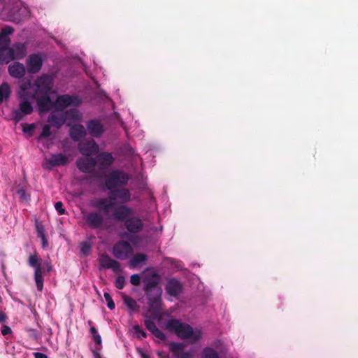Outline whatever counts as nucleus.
<instances>
[{
	"instance_id": "nucleus-1",
	"label": "nucleus",
	"mask_w": 358,
	"mask_h": 358,
	"mask_svg": "<svg viewBox=\"0 0 358 358\" xmlns=\"http://www.w3.org/2000/svg\"><path fill=\"white\" fill-rule=\"evenodd\" d=\"M90 206L96 210L90 211L84 215V220L87 225L92 229H105L108 227L104 223V217L101 213L108 214L117 206L113 200V195L109 194L108 197L95 198L90 201Z\"/></svg>"
},
{
	"instance_id": "nucleus-2",
	"label": "nucleus",
	"mask_w": 358,
	"mask_h": 358,
	"mask_svg": "<svg viewBox=\"0 0 358 358\" xmlns=\"http://www.w3.org/2000/svg\"><path fill=\"white\" fill-rule=\"evenodd\" d=\"M133 209L124 204L119 205L114 209L113 218L124 222V226L129 234H136L143 231V221L138 216H132Z\"/></svg>"
},
{
	"instance_id": "nucleus-3",
	"label": "nucleus",
	"mask_w": 358,
	"mask_h": 358,
	"mask_svg": "<svg viewBox=\"0 0 358 358\" xmlns=\"http://www.w3.org/2000/svg\"><path fill=\"white\" fill-rule=\"evenodd\" d=\"M160 277L157 273H153L150 278L144 280V287L148 303L150 310L158 312L162 306V289L159 287Z\"/></svg>"
},
{
	"instance_id": "nucleus-4",
	"label": "nucleus",
	"mask_w": 358,
	"mask_h": 358,
	"mask_svg": "<svg viewBox=\"0 0 358 358\" xmlns=\"http://www.w3.org/2000/svg\"><path fill=\"white\" fill-rule=\"evenodd\" d=\"M166 327L169 331L174 332L179 338L182 339L189 338L192 343L198 341L201 338V332L200 331H194L189 324L182 323L176 319L169 320Z\"/></svg>"
},
{
	"instance_id": "nucleus-5",
	"label": "nucleus",
	"mask_w": 358,
	"mask_h": 358,
	"mask_svg": "<svg viewBox=\"0 0 358 358\" xmlns=\"http://www.w3.org/2000/svg\"><path fill=\"white\" fill-rule=\"evenodd\" d=\"M129 180L128 173L122 170L114 169L108 173L105 180V187L112 191L119 187H124L127 185Z\"/></svg>"
},
{
	"instance_id": "nucleus-6",
	"label": "nucleus",
	"mask_w": 358,
	"mask_h": 358,
	"mask_svg": "<svg viewBox=\"0 0 358 358\" xmlns=\"http://www.w3.org/2000/svg\"><path fill=\"white\" fill-rule=\"evenodd\" d=\"M54 78L51 75L44 73L38 77L34 82L35 94L34 97L39 94H50L53 87Z\"/></svg>"
},
{
	"instance_id": "nucleus-7",
	"label": "nucleus",
	"mask_w": 358,
	"mask_h": 358,
	"mask_svg": "<svg viewBox=\"0 0 358 358\" xmlns=\"http://www.w3.org/2000/svg\"><path fill=\"white\" fill-rule=\"evenodd\" d=\"M29 265L35 268L34 280L36 282L37 289L41 292L43 288V268L41 264V259L35 253L30 255L28 259Z\"/></svg>"
},
{
	"instance_id": "nucleus-8",
	"label": "nucleus",
	"mask_w": 358,
	"mask_h": 358,
	"mask_svg": "<svg viewBox=\"0 0 358 358\" xmlns=\"http://www.w3.org/2000/svg\"><path fill=\"white\" fill-rule=\"evenodd\" d=\"M133 248L126 241H118L113 247V255L117 259L126 260L132 254Z\"/></svg>"
},
{
	"instance_id": "nucleus-9",
	"label": "nucleus",
	"mask_w": 358,
	"mask_h": 358,
	"mask_svg": "<svg viewBox=\"0 0 358 358\" xmlns=\"http://www.w3.org/2000/svg\"><path fill=\"white\" fill-rule=\"evenodd\" d=\"M80 103V99L78 96L64 94L57 96L54 102V107L57 110L62 111L70 106H78Z\"/></svg>"
},
{
	"instance_id": "nucleus-10",
	"label": "nucleus",
	"mask_w": 358,
	"mask_h": 358,
	"mask_svg": "<svg viewBox=\"0 0 358 358\" xmlns=\"http://www.w3.org/2000/svg\"><path fill=\"white\" fill-rule=\"evenodd\" d=\"M34 109L31 103L25 98L20 102L19 109L12 112V118L15 122L21 121L24 115H30Z\"/></svg>"
},
{
	"instance_id": "nucleus-11",
	"label": "nucleus",
	"mask_w": 358,
	"mask_h": 358,
	"mask_svg": "<svg viewBox=\"0 0 358 358\" xmlns=\"http://www.w3.org/2000/svg\"><path fill=\"white\" fill-rule=\"evenodd\" d=\"M26 64L28 73L35 74L41 71L43 59L38 54H31L27 59Z\"/></svg>"
},
{
	"instance_id": "nucleus-12",
	"label": "nucleus",
	"mask_w": 358,
	"mask_h": 358,
	"mask_svg": "<svg viewBox=\"0 0 358 358\" xmlns=\"http://www.w3.org/2000/svg\"><path fill=\"white\" fill-rule=\"evenodd\" d=\"M76 166L78 169L85 173H90L93 172L97 164L95 159L92 157L78 158L76 160Z\"/></svg>"
},
{
	"instance_id": "nucleus-13",
	"label": "nucleus",
	"mask_w": 358,
	"mask_h": 358,
	"mask_svg": "<svg viewBox=\"0 0 358 358\" xmlns=\"http://www.w3.org/2000/svg\"><path fill=\"white\" fill-rule=\"evenodd\" d=\"M79 152L85 156L90 157L98 152L99 146L94 140H88L79 143Z\"/></svg>"
},
{
	"instance_id": "nucleus-14",
	"label": "nucleus",
	"mask_w": 358,
	"mask_h": 358,
	"mask_svg": "<svg viewBox=\"0 0 358 358\" xmlns=\"http://www.w3.org/2000/svg\"><path fill=\"white\" fill-rule=\"evenodd\" d=\"M100 266L106 268L112 269L115 273L120 271V264L115 259H112L108 255L103 253L99 259Z\"/></svg>"
},
{
	"instance_id": "nucleus-15",
	"label": "nucleus",
	"mask_w": 358,
	"mask_h": 358,
	"mask_svg": "<svg viewBox=\"0 0 358 358\" xmlns=\"http://www.w3.org/2000/svg\"><path fill=\"white\" fill-rule=\"evenodd\" d=\"M165 290L169 295L176 297L182 292V285L177 279L170 278L165 285Z\"/></svg>"
},
{
	"instance_id": "nucleus-16",
	"label": "nucleus",
	"mask_w": 358,
	"mask_h": 358,
	"mask_svg": "<svg viewBox=\"0 0 358 358\" xmlns=\"http://www.w3.org/2000/svg\"><path fill=\"white\" fill-rule=\"evenodd\" d=\"M37 96L36 102L40 112H48L54 107L50 94H39Z\"/></svg>"
},
{
	"instance_id": "nucleus-17",
	"label": "nucleus",
	"mask_w": 358,
	"mask_h": 358,
	"mask_svg": "<svg viewBox=\"0 0 358 358\" xmlns=\"http://www.w3.org/2000/svg\"><path fill=\"white\" fill-rule=\"evenodd\" d=\"M87 129L89 134L94 138H99L104 132L103 127L98 120H89L87 122Z\"/></svg>"
},
{
	"instance_id": "nucleus-18",
	"label": "nucleus",
	"mask_w": 358,
	"mask_h": 358,
	"mask_svg": "<svg viewBox=\"0 0 358 358\" xmlns=\"http://www.w3.org/2000/svg\"><path fill=\"white\" fill-rule=\"evenodd\" d=\"M110 194L113 195V200L118 199L120 203H126L131 200V192L127 188H116L110 191Z\"/></svg>"
},
{
	"instance_id": "nucleus-19",
	"label": "nucleus",
	"mask_w": 358,
	"mask_h": 358,
	"mask_svg": "<svg viewBox=\"0 0 358 358\" xmlns=\"http://www.w3.org/2000/svg\"><path fill=\"white\" fill-rule=\"evenodd\" d=\"M97 164H99L100 169H106L110 166L114 162V157L112 154L108 152H103L99 154L95 159Z\"/></svg>"
},
{
	"instance_id": "nucleus-20",
	"label": "nucleus",
	"mask_w": 358,
	"mask_h": 358,
	"mask_svg": "<svg viewBox=\"0 0 358 358\" xmlns=\"http://www.w3.org/2000/svg\"><path fill=\"white\" fill-rule=\"evenodd\" d=\"M86 134L87 132L84 126L80 124L73 125L69 129V136L74 141H79Z\"/></svg>"
},
{
	"instance_id": "nucleus-21",
	"label": "nucleus",
	"mask_w": 358,
	"mask_h": 358,
	"mask_svg": "<svg viewBox=\"0 0 358 358\" xmlns=\"http://www.w3.org/2000/svg\"><path fill=\"white\" fill-rule=\"evenodd\" d=\"M9 74L15 78H22L25 75L26 69L23 64L14 62L8 66Z\"/></svg>"
},
{
	"instance_id": "nucleus-22",
	"label": "nucleus",
	"mask_w": 358,
	"mask_h": 358,
	"mask_svg": "<svg viewBox=\"0 0 358 358\" xmlns=\"http://www.w3.org/2000/svg\"><path fill=\"white\" fill-rule=\"evenodd\" d=\"M14 29L10 26H6L0 31V48H9L10 40L9 35L13 34Z\"/></svg>"
},
{
	"instance_id": "nucleus-23",
	"label": "nucleus",
	"mask_w": 358,
	"mask_h": 358,
	"mask_svg": "<svg viewBox=\"0 0 358 358\" xmlns=\"http://www.w3.org/2000/svg\"><path fill=\"white\" fill-rule=\"evenodd\" d=\"M146 329L150 331L156 338L161 341L166 339V335L156 326L155 323L150 319H146L144 321Z\"/></svg>"
},
{
	"instance_id": "nucleus-24",
	"label": "nucleus",
	"mask_w": 358,
	"mask_h": 358,
	"mask_svg": "<svg viewBox=\"0 0 358 358\" xmlns=\"http://www.w3.org/2000/svg\"><path fill=\"white\" fill-rule=\"evenodd\" d=\"M66 120V117L63 113H52L48 117V122L50 125L58 129L64 124Z\"/></svg>"
},
{
	"instance_id": "nucleus-25",
	"label": "nucleus",
	"mask_w": 358,
	"mask_h": 358,
	"mask_svg": "<svg viewBox=\"0 0 358 358\" xmlns=\"http://www.w3.org/2000/svg\"><path fill=\"white\" fill-rule=\"evenodd\" d=\"M9 50H12L13 52V60L14 59H22L27 54V46L25 43H16L12 48H9Z\"/></svg>"
},
{
	"instance_id": "nucleus-26",
	"label": "nucleus",
	"mask_w": 358,
	"mask_h": 358,
	"mask_svg": "<svg viewBox=\"0 0 358 358\" xmlns=\"http://www.w3.org/2000/svg\"><path fill=\"white\" fill-rule=\"evenodd\" d=\"M48 163L52 167L64 166L68 163V157L62 153L52 155L48 159Z\"/></svg>"
},
{
	"instance_id": "nucleus-27",
	"label": "nucleus",
	"mask_w": 358,
	"mask_h": 358,
	"mask_svg": "<svg viewBox=\"0 0 358 358\" xmlns=\"http://www.w3.org/2000/svg\"><path fill=\"white\" fill-rule=\"evenodd\" d=\"M13 52L9 48H0V64H8L13 60Z\"/></svg>"
},
{
	"instance_id": "nucleus-28",
	"label": "nucleus",
	"mask_w": 358,
	"mask_h": 358,
	"mask_svg": "<svg viewBox=\"0 0 358 358\" xmlns=\"http://www.w3.org/2000/svg\"><path fill=\"white\" fill-rule=\"evenodd\" d=\"M148 257L144 253H137L136 254L133 258L130 260L129 264L131 267H136L139 264L145 262L147 259Z\"/></svg>"
},
{
	"instance_id": "nucleus-29",
	"label": "nucleus",
	"mask_w": 358,
	"mask_h": 358,
	"mask_svg": "<svg viewBox=\"0 0 358 358\" xmlns=\"http://www.w3.org/2000/svg\"><path fill=\"white\" fill-rule=\"evenodd\" d=\"M10 94V88L7 83H3L0 85V104L4 99H8Z\"/></svg>"
},
{
	"instance_id": "nucleus-30",
	"label": "nucleus",
	"mask_w": 358,
	"mask_h": 358,
	"mask_svg": "<svg viewBox=\"0 0 358 358\" xmlns=\"http://www.w3.org/2000/svg\"><path fill=\"white\" fill-rule=\"evenodd\" d=\"M202 358H220L218 352L212 348H205L202 351Z\"/></svg>"
},
{
	"instance_id": "nucleus-31",
	"label": "nucleus",
	"mask_w": 358,
	"mask_h": 358,
	"mask_svg": "<svg viewBox=\"0 0 358 358\" xmlns=\"http://www.w3.org/2000/svg\"><path fill=\"white\" fill-rule=\"evenodd\" d=\"M122 299L124 301V303L131 310H136L138 308V305L136 301L132 299L131 296L123 294L122 295Z\"/></svg>"
},
{
	"instance_id": "nucleus-32",
	"label": "nucleus",
	"mask_w": 358,
	"mask_h": 358,
	"mask_svg": "<svg viewBox=\"0 0 358 358\" xmlns=\"http://www.w3.org/2000/svg\"><path fill=\"white\" fill-rule=\"evenodd\" d=\"M134 334L138 339H142L147 337V333L138 324L133 326Z\"/></svg>"
},
{
	"instance_id": "nucleus-33",
	"label": "nucleus",
	"mask_w": 358,
	"mask_h": 358,
	"mask_svg": "<svg viewBox=\"0 0 358 358\" xmlns=\"http://www.w3.org/2000/svg\"><path fill=\"white\" fill-rule=\"evenodd\" d=\"M17 194L19 195L20 199L22 201H29L30 199V194H27L23 187H20L17 190Z\"/></svg>"
},
{
	"instance_id": "nucleus-34",
	"label": "nucleus",
	"mask_w": 358,
	"mask_h": 358,
	"mask_svg": "<svg viewBox=\"0 0 358 358\" xmlns=\"http://www.w3.org/2000/svg\"><path fill=\"white\" fill-rule=\"evenodd\" d=\"M125 278L122 275H119L116 278L115 281V286L118 289H122L124 287Z\"/></svg>"
},
{
	"instance_id": "nucleus-35",
	"label": "nucleus",
	"mask_w": 358,
	"mask_h": 358,
	"mask_svg": "<svg viewBox=\"0 0 358 358\" xmlns=\"http://www.w3.org/2000/svg\"><path fill=\"white\" fill-rule=\"evenodd\" d=\"M103 296L107 301V306L110 310H113L115 307V303L110 296V294L108 292H104Z\"/></svg>"
},
{
	"instance_id": "nucleus-36",
	"label": "nucleus",
	"mask_w": 358,
	"mask_h": 358,
	"mask_svg": "<svg viewBox=\"0 0 358 358\" xmlns=\"http://www.w3.org/2000/svg\"><path fill=\"white\" fill-rule=\"evenodd\" d=\"M51 135L50 125L45 124L43 126L42 131L39 136V138H48Z\"/></svg>"
},
{
	"instance_id": "nucleus-37",
	"label": "nucleus",
	"mask_w": 358,
	"mask_h": 358,
	"mask_svg": "<svg viewBox=\"0 0 358 358\" xmlns=\"http://www.w3.org/2000/svg\"><path fill=\"white\" fill-rule=\"evenodd\" d=\"M35 128V126L34 124H24L22 125V131L24 133L29 134L30 136H32L33 131Z\"/></svg>"
},
{
	"instance_id": "nucleus-38",
	"label": "nucleus",
	"mask_w": 358,
	"mask_h": 358,
	"mask_svg": "<svg viewBox=\"0 0 358 358\" xmlns=\"http://www.w3.org/2000/svg\"><path fill=\"white\" fill-rule=\"evenodd\" d=\"M55 208L59 215H64L66 213V210L64 208L62 201L56 202L55 203Z\"/></svg>"
},
{
	"instance_id": "nucleus-39",
	"label": "nucleus",
	"mask_w": 358,
	"mask_h": 358,
	"mask_svg": "<svg viewBox=\"0 0 358 358\" xmlns=\"http://www.w3.org/2000/svg\"><path fill=\"white\" fill-rule=\"evenodd\" d=\"M130 282L134 286H138L141 282V277L138 274H133L130 277Z\"/></svg>"
},
{
	"instance_id": "nucleus-40",
	"label": "nucleus",
	"mask_w": 358,
	"mask_h": 358,
	"mask_svg": "<svg viewBox=\"0 0 358 358\" xmlns=\"http://www.w3.org/2000/svg\"><path fill=\"white\" fill-rule=\"evenodd\" d=\"M90 249H91V245L88 243L83 242V243H81V245H80V251L83 254L87 255L90 252Z\"/></svg>"
},
{
	"instance_id": "nucleus-41",
	"label": "nucleus",
	"mask_w": 358,
	"mask_h": 358,
	"mask_svg": "<svg viewBox=\"0 0 358 358\" xmlns=\"http://www.w3.org/2000/svg\"><path fill=\"white\" fill-rule=\"evenodd\" d=\"M37 234H38V236L42 239L43 245L44 246L45 244L46 243L47 241H46V238H45V236L43 229H40L39 227H38L37 228Z\"/></svg>"
},
{
	"instance_id": "nucleus-42",
	"label": "nucleus",
	"mask_w": 358,
	"mask_h": 358,
	"mask_svg": "<svg viewBox=\"0 0 358 358\" xmlns=\"http://www.w3.org/2000/svg\"><path fill=\"white\" fill-rule=\"evenodd\" d=\"M1 332L3 336H6L12 333V330L10 327H8V325H3L2 327Z\"/></svg>"
},
{
	"instance_id": "nucleus-43",
	"label": "nucleus",
	"mask_w": 358,
	"mask_h": 358,
	"mask_svg": "<svg viewBox=\"0 0 358 358\" xmlns=\"http://www.w3.org/2000/svg\"><path fill=\"white\" fill-rule=\"evenodd\" d=\"M8 317L6 313L0 310V323H4L6 322Z\"/></svg>"
},
{
	"instance_id": "nucleus-44",
	"label": "nucleus",
	"mask_w": 358,
	"mask_h": 358,
	"mask_svg": "<svg viewBox=\"0 0 358 358\" xmlns=\"http://www.w3.org/2000/svg\"><path fill=\"white\" fill-rule=\"evenodd\" d=\"M138 352L140 355L141 358H150V356L148 353H146L143 350L138 348Z\"/></svg>"
},
{
	"instance_id": "nucleus-45",
	"label": "nucleus",
	"mask_w": 358,
	"mask_h": 358,
	"mask_svg": "<svg viewBox=\"0 0 358 358\" xmlns=\"http://www.w3.org/2000/svg\"><path fill=\"white\" fill-rule=\"evenodd\" d=\"M93 338H94V341L96 345H101V338L100 335H99V334L94 335Z\"/></svg>"
},
{
	"instance_id": "nucleus-46",
	"label": "nucleus",
	"mask_w": 358,
	"mask_h": 358,
	"mask_svg": "<svg viewBox=\"0 0 358 358\" xmlns=\"http://www.w3.org/2000/svg\"><path fill=\"white\" fill-rule=\"evenodd\" d=\"M31 85V83L30 82H27V83H23L21 86H20V88L22 91H26L29 87H30Z\"/></svg>"
},
{
	"instance_id": "nucleus-47",
	"label": "nucleus",
	"mask_w": 358,
	"mask_h": 358,
	"mask_svg": "<svg viewBox=\"0 0 358 358\" xmlns=\"http://www.w3.org/2000/svg\"><path fill=\"white\" fill-rule=\"evenodd\" d=\"M34 358H48L47 355L42 352H34Z\"/></svg>"
},
{
	"instance_id": "nucleus-48",
	"label": "nucleus",
	"mask_w": 358,
	"mask_h": 358,
	"mask_svg": "<svg viewBox=\"0 0 358 358\" xmlns=\"http://www.w3.org/2000/svg\"><path fill=\"white\" fill-rule=\"evenodd\" d=\"M43 266H45L46 268V271L48 273H49L50 271H51L52 270V266L50 264V262H48V261H45L43 262Z\"/></svg>"
},
{
	"instance_id": "nucleus-49",
	"label": "nucleus",
	"mask_w": 358,
	"mask_h": 358,
	"mask_svg": "<svg viewBox=\"0 0 358 358\" xmlns=\"http://www.w3.org/2000/svg\"><path fill=\"white\" fill-rule=\"evenodd\" d=\"M94 358H101V354L96 350H92Z\"/></svg>"
},
{
	"instance_id": "nucleus-50",
	"label": "nucleus",
	"mask_w": 358,
	"mask_h": 358,
	"mask_svg": "<svg viewBox=\"0 0 358 358\" xmlns=\"http://www.w3.org/2000/svg\"><path fill=\"white\" fill-rule=\"evenodd\" d=\"M90 332H91V334H93V336L94 335H97L96 334L97 331H96V329L94 327H92L90 328Z\"/></svg>"
},
{
	"instance_id": "nucleus-51",
	"label": "nucleus",
	"mask_w": 358,
	"mask_h": 358,
	"mask_svg": "<svg viewBox=\"0 0 358 358\" xmlns=\"http://www.w3.org/2000/svg\"><path fill=\"white\" fill-rule=\"evenodd\" d=\"M183 358H189L190 357V355L189 352H185L183 353L182 356Z\"/></svg>"
}]
</instances>
